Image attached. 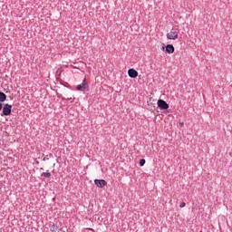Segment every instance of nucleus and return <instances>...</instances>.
Instances as JSON below:
<instances>
[{"label":"nucleus","mask_w":232,"mask_h":232,"mask_svg":"<svg viewBox=\"0 0 232 232\" xmlns=\"http://www.w3.org/2000/svg\"><path fill=\"white\" fill-rule=\"evenodd\" d=\"M51 231H52V232H59V231H60L59 227H57V226H55V225H53V226L51 227Z\"/></svg>","instance_id":"obj_9"},{"label":"nucleus","mask_w":232,"mask_h":232,"mask_svg":"<svg viewBox=\"0 0 232 232\" xmlns=\"http://www.w3.org/2000/svg\"><path fill=\"white\" fill-rule=\"evenodd\" d=\"M41 176L45 177V179H50L52 177V174L50 172H43Z\"/></svg>","instance_id":"obj_10"},{"label":"nucleus","mask_w":232,"mask_h":232,"mask_svg":"<svg viewBox=\"0 0 232 232\" xmlns=\"http://www.w3.org/2000/svg\"><path fill=\"white\" fill-rule=\"evenodd\" d=\"M12 113V105L6 103L3 108V114L5 116L11 115Z\"/></svg>","instance_id":"obj_3"},{"label":"nucleus","mask_w":232,"mask_h":232,"mask_svg":"<svg viewBox=\"0 0 232 232\" xmlns=\"http://www.w3.org/2000/svg\"><path fill=\"white\" fill-rule=\"evenodd\" d=\"M76 90H78V92H90V85H88L86 78L83 79L81 84L76 86Z\"/></svg>","instance_id":"obj_2"},{"label":"nucleus","mask_w":232,"mask_h":232,"mask_svg":"<svg viewBox=\"0 0 232 232\" xmlns=\"http://www.w3.org/2000/svg\"><path fill=\"white\" fill-rule=\"evenodd\" d=\"M179 125H180L181 128H182V126H184V122H180Z\"/></svg>","instance_id":"obj_15"},{"label":"nucleus","mask_w":232,"mask_h":232,"mask_svg":"<svg viewBox=\"0 0 232 232\" xmlns=\"http://www.w3.org/2000/svg\"><path fill=\"white\" fill-rule=\"evenodd\" d=\"M158 106L161 110H168L169 108V104H168V102H166V101H164V100H159L158 101Z\"/></svg>","instance_id":"obj_4"},{"label":"nucleus","mask_w":232,"mask_h":232,"mask_svg":"<svg viewBox=\"0 0 232 232\" xmlns=\"http://www.w3.org/2000/svg\"><path fill=\"white\" fill-rule=\"evenodd\" d=\"M184 206H186V205L185 204L179 205L180 208H184Z\"/></svg>","instance_id":"obj_14"},{"label":"nucleus","mask_w":232,"mask_h":232,"mask_svg":"<svg viewBox=\"0 0 232 232\" xmlns=\"http://www.w3.org/2000/svg\"><path fill=\"white\" fill-rule=\"evenodd\" d=\"M161 50H164V47H161Z\"/></svg>","instance_id":"obj_16"},{"label":"nucleus","mask_w":232,"mask_h":232,"mask_svg":"<svg viewBox=\"0 0 232 232\" xmlns=\"http://www.w3.org/2000/svg\"><path fill=\"white\" fill-rule=\"evenodd\" d=\"M83 232H95L92 228H85L83 229Z\"/></svg>","instance_id":"obj_12"},{"label":"nucleus","mask_w":232,"mask_h":232,"mask_svg":"<svg viewBox=\"0 0 232 232\" xmlns=\"http://www.w3.org/2000/svg\"><path fill=\"white\" fill-rule=\"evenodd\" d=\"M6 101V94L5 92H0V102H5Z\"/></svg>","instance_id":"obj_8"},{"label":"nucleus","mask_w":232,"mask_h":232,"mask_svg":"<svg viewBox=\"0 0 232 232\" xmlns=\"http://www.w3.org/2000/svg\"><path fill=\"white\" fill-rule=\"evenodd\" d=\"M167 39L177 41V39H179V29L172 28L170 32L167 34Z\"/></svg>","instance_id":"obj_1"},{"label":"nucleus","mask_w":232,"mask_h":232,"mask_svg":"<svg viewBox=\"0 0 232 232\" xmlns=\"http://www.w3.org/2000/svg\"><path fill=\"white\" fill-rule=\"evenodd\" d=\"M144 164H146V160L141 159V160H140V166H144Z\"/></svg>","instance_id":"obj_11"},{"label":"nucleus","mask_w":232,"mask_h":232,"mask_svg":"<svg viewBox=\"0 0 232 232\" xmlns=\"http://www.w3.org/2000/svg\"><path fill=\"white\" fill-rule=\"evenodd\" d=\"M3 110V103L0 102V111Z\"/></svg>","instance_id":"obj_13"},{"label":"nucleus","mask_w":232,"mask_h":232,"mask_svg":"<svg viewBox=\"0 0 232 232\" xmlns=\"http://www.w3.org/2000/svg\"><path fill=\"white\" fill-rule=\"evenodd\" d=\"M129 77L131 79H136V77L139 75V72L135 69H130L128 71Z\"/></svg>","instance_id":"obj_6"},{"label":"nucleus","mask_w":232,"mask_h":232,"mask_svg":"<svg viewBox=\"0 0 232 232\" xmlns=\"http://www.w3.org/2000/svg\"><path fill=\"white\" fill-rule=\"evenodd\" d=\"M94 184H96L97 188H104L108 182L104 179H95Z\"/></svg>","instance_id":"obj_5"},{"label":"nucleus","mask_w":232,"mask_h":232,"mask_svg":"<svg viewBox=\"0 0 232 232\" xmlns=\"http://www.w3.org/2000/svg\"><path fill=\"white\" fill-rule=\"evenodd\" d=\"M167 53H173L175 52V47L172 44H168L166 46Z\"/></svg>","instance_id":"obj_7"}]
</instances>
